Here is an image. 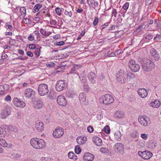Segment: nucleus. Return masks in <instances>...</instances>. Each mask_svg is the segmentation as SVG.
<instances>
[{"mask_svg": "<svg viewBox=\"0 0 161 161\" xmlns=\"http://www.w3.org/2000/svg\"><path fill=\"white\" fill-rule=\"evenodd\" d=\"M64 134V129L61 127L58 126L54 130L53 133V137L56 138H61Z\"/></svg>", "mask_w": 161, "mask_h": 161, "instance_id": "6", "label": "nucleus"}, {"mask_svg": "<svg viewBox=\"0 0 161 161\" xmlns=\"http://www.w3.org/2000/svg\"><path fill=\"white\" fill-rule=\"evenodd\" d=\"M94 158V156L93 154L88 153L84 154L83 159L86 161H92Z\"/></svg>", "mask_w": 161, "mask_h": 161, "instance_id": "17", "label": "nucleus"}, {"mask_svg": "<svg viewBox=\"0 0 161 161\" xmlns=\"http://www.w3.org/2000/svg\"><path fill=\"white\" fill-rule=\"evenodd\" d=\"M78 66L77 65H75L74 66L71 68V70L69 73L70 74L74 73V72L76 70L78 69Z\"/></svg>", "mask_w": 161, "mask_h": 161, "instance_id": "37", "label": "nucleus"}, {"mask_svg": "<svg viewBox=\"0 0 161 161\" xmlns=\"http://www.w3.org/2000/svg\"><path fill=\"white\" fill-rule=\"evenodd\" d=\"M30 143L33 147L37 149H42L45 146V143L43 140L36 137L31 138Z\"/></svg>", "mask_w": 161, "mask_h": 161, "instance_id": "1", "label": "nucleus"}, {"mask_svg": "<svg viewBox=\"0 0 161 161\" xmlns=\"http://www.w3.org/2000/svg\"><path fill=\"white\" fill-rule=\"evenodd\" d=\"M57 102L60 105L65 106L67 104V101L65 97L62 95H59L58 97Z\"/></svg>", "mask_w": 161, "mask_h": 161, "instance_id": "14", "label": "nucleus"}, {"mask_svg": "<svg viewBox=\"0 0 161 161\" xmlns=\"http://www.w3.org/2000/svg\"><path fill=\"white\" fill-rule=\"evenodd\" d=\"M6 26L10 30H11L13 28L12 26L11 25V23L9 22H7L6 24Z\"/></svg>", "mask_w": 161, "mask_h": 161, "instance_id": "51", "label": "nucleus"}, {"mask_svg": "<svg viewBox=\"0 0 161 161\" xmlns=\"http://www.w3.org/2000/svg\"><path fill=\"white\" fill-rule=\"evenodd\" d=\"M137 92L139 96L142 98H145L147 95V90L143 88L139 89L137 90Z\"/></svg>", "mask_w": 161, "mask_h": 161, "instance_id": "16", "label": "nucleus"}, {"mask_svg": "<svg viewBox=\"0 0 161 161\" xmlns=\"http://www.w3.org/2000/svg\"><path fill=\"white\" fill-rule=\"evenodd\" d=\"M153 57L154 58L155 60L156 61H158L159 59V55L158 53H157L156 55H155L154 56H153Z\"/></svg>", "mask_w": 161, "mask_h": 161, "instance_id": "53", "label": "nucleus"}, {"mask_svg": "<svg viewBox=\"0 0 161 161\" xmlns=\"http://www.w3.org/2000/svg\"><path fill=\"white\" fill-rule=\"evenodd\" d=\"M153 0H145V5H146L149 6L151 5L153 2Z\"/></svg>", "mask_w": 161, "mask_h": 161, "instance_id": "48", "label": "nucleus"}, {"mask_svg": "<svg viewBox=\"0 0 161 161\" xmlns=\"http://www.w3.org/2000/svg\"><path fill=\"white\" fill-rule=\"evenodd\" d=\"M64 14L67 15L69 16L70 17H71L72 15V13L71 11L68 12L66 11L64 12Z\"/></svg>", "mask_w": 161, "mask_h": 161, "instance_id": "52", "label": "nucleus"}, {"mask_svg": "<svg viewBox=\"0 0 161 161\" xmlns=\"http://www.w3.org/2000/svg\"><path fill=\"white\" fill-rule=\"evenodd\" d=\"M63 8L60 9L59 7H57L55 8V11L57 14L59 15H60L61 14V12L63 11Z\"/></svg>", "mask_w": 161, "mask_h": 161, "instance_id": "39", "label": "nucleus"}, {"mask_svg": "<svg viewBox=\"0 0 161 161\" xmlns=\"http://www.w3.org/2000/svg\"><path fill=\"white\" fill-rule=\"evenodd\" d=\"M6 130H7V129H6L4 127H0V137H5L7 134Z\"/></svg>", "mask_w": 161, "mask_h": 161, "instance_id": "26", "label": "nucleus"}, {"mask_svg": "<svg viewBox=\"0 0 161 161\" xmlns=\"http://www.w3.org/2000/svg\"><path fill=\"white\" fill-rule=\"evenodd\" d=\"M114 115L119 119L122 118L124 117V113L122 111L118 110L115 112Z\"/></svg>", "mask_w": 161, "mask_h": 161, "instance_id": "23", "label": "nucleus"}, {"mask_svg": "<svg viewBox=\"0 0 161 161\" xmlns=\"http://www.w3.org/2000/svg\"><path fill=\"white\" fill-rule=\"evenodd\" d=\"M19 11L21 13V14L19 15L20 18L25 17L26 14V9L25 7H21L19 9Z\"/></svg>", "mask_w": 161, "mask_h": 161, "instance_id": "28", "label": "nucleus"}, {"mask_svg": "<svg viewBox=\"0 0 161 161\" xmlns=\"http://www.w3.org/2000/svg\"><path fill=\"white\" fill-rule=\"evenodd\" d=\"M100 102L105 105H108L113 103L114 99L112 96L109 94H106L100 98Z\"/></svg>", "mask_w": 161, "mask_h": 161, "instance_id": "4", "label": "nucleus"}, {"mask_svg": "<svg viewBox=\"0 0 161 161\" xmlns=\"http://www.w3.org/2000/svg\"><path fill=\"white\" fill-rule=\"evenodd\" d=\"M146 152H142L141 151H139L138 152V154L139 156H141L142 158V156H143L144 154H145Z\"/></svg>", "mask_w": 161, "mask_h": 161, "instance_id": "55", "label": "nucleus"}, {"mask_svg": "<svg viewBox=\"0 0 161 161\" xmlns=\"http://www.w3.org/2000/svg\"><path fill=\"white\" fill-rule=\"evenodd\" d=\"M11 112L10 108L9 107H6L5 110H3L1 113V118L3 119L6 118L9 115Z\"/></svg>", "mask_w": 161, "mask_h": 161, "instance_id": "12", "label": "nucleus"}, {"mask_svg": "<svg viewBox=\"0 0 161 161\" xmlns=\"http://www.w3.org/2000/svg\"><path fill=\"white\" fill-rule=\"evenodd\" d=\"M23 21L25 24L27 25L30 24L31 23V20L27 18L24 19Z\"/></svg>", "mask_w": 161, "mask_h": 161, "instance_id": "43", "label": "nucleus"}, {"mask_svg": "<svg viewBox=\"0 0 161 161\" xmlns=\"http://www.w3.org/2000/svg\"><path fill=\"white\" fill-rule=\"evenodd\" d=\"M109 24V23L108 22H107L106 23H105L101 27V29L102 30H103V29L106 28V27H107L108 26V25Z\"/></svg>", "mask_w": 161, "mask_h": 161, "instance_id": "50", "label": "nucleus"}, {"mask_svg": "<svg viewBox=\"0 0 161 161\" xmlns=\"http://www.w3.org/2000/svg\"><path fill=\"white\" fill-rule=\"evenodd\" d=\"M143 69L145 71L148 72L151 71L155 67L153 63L149 59H147L141 63Z\"/></svg>", "mask_w": 161, "mask_h": 161, "instance_id": "3", "label": "nucleus"}, {"mask_svg": "<svg viewBox=\"0 0 161 161\" xmlns=\"http://www.w3.org/2000/svg\"><path fill=\"white\" fill-rule=\"evenodd\" d=\"M88 78L90 81L92 83L94 84L96 83V75L93 72H90L87 75Z\"/></svg>", "mask_w": 161, "mask_h": 161, "instance_id": "15", "label": "nucleus"}, {"mask_svg": "<svg viewBox=\"0 0 161 161\" xmlns=\"http://www.w3.org/2000/svg\"><path fill=\"white\" fill-rule=\"evenodd\" d=\"M87 130L89 132L91 133L93 132V128L92 126H90L88 127Z\"/></svg>", "mask_w": 161, "mask_h": 161, "instance_id": "54", "label": "nucleus"}, {"mask_svg": "<svg viewBox=\"0 0 161 161\" xmlns=\"http://www.w3.org/2000/svg\"><path fill=\"white\" fill-rule=\"evenodd\" d=\"M146 27V25H142L139 26L136 29V31L137 32H140L141 31H142Z\"/></svg>", "mask_w": 161, "mask_h": 161, "instance_id": "36", "label": "nucleus"}, {"mask_svg": "<svg viewBox=\"0 0 161 161\" xmlns=\"http://www.w3.org/2000/svg\"><path fill=\"white\" fill-rule=\"evenodd\" d=\"M129 66L131 70L133 72H137L140 69V65L132 59L130 61Z\"/></svg>", "mask_w": 161, "mask_h": 161, "instance_id": "7", "label": "nucleus"}, {"mask_svg": "<svg viewBox=\"0 0 161 161\" xmlns=\"http://www.w3.org/2000/svg\"><path fill=\"white\" fill-rule=\"evenodd\" d=\"M138 120L140 124L146 127L150 124L149 118L145 116L139 117Z\"/></svg>", "mask_w": 161, "mask_h": 161, "instance_id": "8", "label": "nucleus"}, {"mask_svg": "<svg viewBox=\"0 0 161 161\" xmlns=\"http://www.w3.org/2000/svg\"><path fill=\"white\" fill-rule=\"evenodd\" d=\"M129 2H126L123 6V8L125 10H127L129 6Z\"/></svg>", "mask_w": 161, "mask_h": 161, "instance_id": "46", "label": "nucleus"}, {"mask_svg": "<svg viewBox=\"0 0 161 161\" xmlns=\"http://www.w3.org/2000/svg\"><path fill=\"white\" fill-rule=\"evenodd\" d=\"M50 158L47 157H42V161H50Z\"/></svg>", "mask_w": 161, "mask_h": 161, "instance_id": "61", "label": "nucleus"}, {"mask_svg": "<svg viewBox=\"0 0 161 161\" xmlns=\"http://www.w3.org/2000/svg\"><path fill=\"white\" fill-rule=\"evenodd\" d=\"M153 37V36L151 35H150L146 36L145 37V39H147L148 40H149L152 39Z\"/></svg>", "mask_w": 161, "mask_h": 161, "instance_id": "64", "label": "nucleus"}, {"mask_svg": "<svg viewBox=\"0 0 161 161\" xmlns=\"http://www.w3.org/2000/svg\"><path fill=\"white\" fill-rule=\"evenodd\" d=\"M135 77V74L132 72H129L126 75L127 78H128L129 79H133Z\"/></svg>", "mask_w": 161, "mask_h": 161, "instance_id": "35", "label": "nucleus"}, {"mask_svg": "<svg viewBox=\"0 0 161 161\" xmlns=\"http://www.w3.org/2000/svg\"><path fill=\"white\" fill-rule=\"evenodd\" d=\"M36 47V46L34 44H31L29 45V48L31 49H35Z\"/></svg>", "mask_w": 161, "mask_h": 161, "instance_id": "62", "label": "nucleus"}, {"mask_svg": "<svg viewBox=\"0 0 161 161\" xmlns=\"http://www.w3.org/2000/svg\"><path fill=\"white\" fill-rule=\"evenodd\" d=\"M68 156L70 159H73L75 160L77 159V157L73 152H69L68 153Z\"/></svg>", "mask_w": 161, "mask_h": 161, "instance_id": "30", "label": "nucleus"}, {"mask_svg": "<svg viewBox=\"0 0 161 161\" xmlns=\"http://www.w3.org/2000/svg\"><path fill=\"white\" fill-rule=\"evenodd\" d=\"M35 127L38 131H42L43 130L44 126L43 123L40 121H38L36 122Z\"/></svg>", "mask_w": 161, "mask_h": 161, "instance_id": "20", "label": "nucleus"}, {"mask_svg": "<svg viewBox=\"0 0 161 161\" xmlns=\"http://www.w3.org/2000/svg\"><path fill=\"white\" fill-rule=\"evenodd\" d=\"M0 145L3 147H7L8 144L5 140L3 139H0Z\"/></svg>", "mask_w": 161, "mask_h": 161, "instance_id": "34", "label": "nucleus"}, {"mask_svg": "<svg viewBox=\"0 0 161 161\" xmlns=\"http://www.w3.org/2000/svg\"><path fill=\"white\" fill-rule=\"evenodd\" d=\"M148 147L151 149H154L157 145V143L154 140H152L148 142Z\"/></svg>", "mask_w": 161, "mask_h": 161, "instance_id": "21", "label": "nucleus"}, {"mask_svg": "<svg viewBox=\"0 0 161 161\" xmlns=\"http://www.w3.org/2000/svg\"><path fill=\"white\" fill-rule=\"evenodd\" d=\"M150 105L153 107L157 108L160 106V102L158 100H155L153 102H152Z\"/></svg>", "mask_w": 161, "mask_h": 161, "instance_id": "24", "label": "nucleus"}, {"mask_svg": "<svg viewBox=\"0 0 161 161\" xmlns=\"http://www.w3.org/2000/svg\"><path fill=\"white\" fill-rule=\"evenodd\" d=\"M100 151L102 153H106L108 151V150L107 148L103 147L100 149Z\"/></svg>", "mask_w": 161, "mask_h": 161, "instance_id": "47", "label": "nucleus"}, {"mask_svg": "<svg viewBox=\"0 0 161 161\" xmlns=\"http://www.w3.org/2000/svg\"><path fill=\"white\" fill-rule=\"evenodd\" d=\"M66 95L68 97H73L75 95V93L71 91H69L66 93Z\"/></svg>", "mask_w": 161, "mask_h": 161, "instance_id": "33", "label": "nucleus"}, {"mask_svg": "<svg viewBox=\"0 0 161 161\" xmlns=\"http://www.w3.org/2000/svg\"><path fill=\"white\" fill-rule=\"evenodd\" d=\"M146 153L145 154H144V155L142 156V158L145 159H150L153 155V154L152 153L149 152H147L145 151Z\"/></svg>", "mask_w": 161, "mask_h": 161, "instance_id": "25", "label": "nucleus"}, {"mask_svg": "<svg viewBox=\"0 0 161 161\" xmlns=\"http://www.w3.org/2000/svg\"><path fill=\"white\" fill-rule=\"evenodd\" d=\"M150 53L153 56L157 53V52L154 48H152L150 50Z\"/></svg>", "mask_w": 161, "mask_h": 161, "instance_id": "44", "label": "nucleus"}, {"mask_svg": "<svg viewBox=\"0 0 161 161\" xmlns=\"http://www.w3.org/2000/svg\"><path fill=\"white\" fill-rule=\"evenodd\" d=\"M98 17H95V19H94V20L93 22V25L95 26H96L97 25V24L98 23Z\"/></svg>", "mask_w": 161, "mask_h": 161, "instance_id": "49", "label": "nucleus"}, {"mask_svg": "<svg viewBox=\"0 0 161 161\" xmlns=\"http://www.w3.org/2000/svg\"><path fill=\"white\" fill-rule=\"evenodd\" d=\"M35 95V92L31 88H27L25 91L24 96L28 98H34Z\"/></svg>", "mask_w": 161, "mask_h": 161, "instance_id": "9", "label": "nucleus"}, {"mask_svg": "<svg viewBox=\"0 0 161 161\" xmlns=\"http://www.w3.org/2000/svg\"><path fill=\"white\" fill-rule=\"evenodd\" d=\"M79 98L82 105L85 106L87 104L88 102L86 101V96L84 93H80Z\"/></svg>", "mask_w": 161, "mask_h": 161, "instance_id": "13", "label": "nucleus"}, {"mask_svg": "<svg viewBox=\"0 0 161 161\" xmlns=\"http://www.w3.org/2000/svg\"><path fill=\"white\" fill-rule=\"evenodd\" d=\"M148 134H147L142 133L141 136V137L144 140H146L148 138Z\"/></svg>", "mask_w": 161, "mask_h": 161, "instance_id": "45", "label": "nucleus"}, {"mask_svg": "<svg viewBox=\"0 0 161 161\" xmlns=\"http://www.w3.org/2000/svg\"><path fill=\"white\" fill-rule=\"evenodd\" d=\"M5 100L6 101H9L11 100V96L9 95H7V96L5 98Z\"/></svg>", "mask_w": 161, "mask_h": 161, "instance_id": "57", "label": "nucleus"}, {"mask_svg": "<svg viewBox=\"0 0 161 161\" xmlns=\"http://www.w3.org/2000/svg\"><path fill=\"white\" fill-rule=\"evenodd\" d=\"M87 2L89 7L94 9L98 6V2L95 0H87Z\"/></svg>", "mask_w": 161, "mask_h": 161, "instance_id": "19", "label": "nucleus"}, {"mask_svg": "<svg viewBox=\"0 0 161 161\" xmlns=\"http://www.w3.org/2000/svg\"><path fill=\"white\" fill-rule=\"evenodd\" d=\"M116 76L117 81L121 84L125 83L127 80L126 74L123 69H121L119 70L116 75Z\"/></svg>", "mask_w": 161, "mask_h": 161, "instance_id": "2", "label": "nucleus"}, {"mask_svg": "<svg viewBox=\"0 0 161 161\" xmlns=\"http://www.w3.org/2000/svg\"><path fill=\"white\" fill-rule=\"evenodd\" d=\"M12 157L17 159L20 158L21 156L20 154L17 153H13L12 155Z\"/></svg>", "mask_w": 161, "mask_h": 161, "instance_id": "40", "label": "nucleus"}, {"mask_svg": "<svg viewBox=\"0 0 161 161\" xmlns=\"http://www.w3.org/2000/svg\"><path fill=\"white\" fill-rule=\"evenodd\" d=\"M103 131L107 134H109L110 132V130L108 126H106L103 128Z\"/></svg>", "mask_w": 161, "mask_h": 161, "instance_id": "42", "label": "nucleus"}, {"mask_svg": "<svg viewBox=\"0 0 161 161\" xmlns=\"http://www.w3.org/2000/svg\"><path fill=\"white\" fill-rule=\"evenodd\" d=\"M42 5L40 4H36L33 8V12L34 13H36L38 12L40 9L42 7Z\"/></svg>", "mask_w": 161, "mask_h": 161, "instance_id": "29", "label": "nucleus"}, {"mask_svg": "<svg viewBox=\"0 0 161 161\" xmlns=\"http://www.w3.org/2000/svg\"><path fill=\"white\" fill-rule=\"evenodd\" d=\"M40 32L41 34L45 36V35H46V31L45 30L41 28L40 30Z\"/></svg>", "mask_w": 161, "mask_h": 161, "instance_id": "60", "label": "nucleus"}, {"mask_svg": "<svg viewBox=\"0 0 161 161\" xmlns=\"http://www.w3.org/2000/svg\"><path fill=\"white\" fill-rule=\"evenodd\" d=\"M121 134L119 131H117L115 133V138L118 141H120L121 140Z\"/></svg>", "mask_w": 161, "mask_h": 161, "instance_id": "31", "label": "nucleus"}, {"mask_svg": "<svg viewBox=\"0 0 161 161\" xmlns=\"http://www.w3.org/2000/svg\"><path fill=\"white\" fill-rule=\"evenodd\" d=\"M154 40L156 42L161 41V35L157 34L155 37H154Z\"/></svg>", "mask_w": 161, "mask_h": 161, "instance_id": "38", "label": "nucleus"}, {"mask_svg": "<svg viewBox=\"0 0 161 161\" xmlns=\"http://www.w3.org/2000/svg\"><path fill=\"white\" fill-rule=\"evenodd\" d=\"M124 147L123 145L121 143H116L114 146V150H117L120 153L123 152Z\"/></svg>", "mask_w": 161, "mask_h": 161, "instance_id": "18", "label": "nucleus"}, {"mask_svg": "<svg viewBox=\"0 0 161 161\" xmlns=\"http://www.w3.org/2000/svg\"><path fill=\"white\" fill-rule=\"evenodd\" d=\"M43 106V104L42 101L39 100L35 103L34 107L35 108L37 109H40Z\"/></svg>", "mask_w": 161, "mask_h": 161, "instance_id": "27", "label": "nucleus"}, {"mask_svg": "<svg viewBox=\"0 0 161 161\" xmlns=\"http://www.w3.org/2000/svg\"><path fill=\"white\" fill-rule=\"evenodd\" d=\"M50 24L54 25H57V22L55 20H52L50 21Z\"/></svg>", "mask_w": 161, "mask_h": 161, "instance_id": "59", "label": "nucleus"}, {"mask_svg": "<svg viewBox=\"0 0 161 161\" xmlns=\"http://www.w3.org/2000/svg\"><path fill=\"white\" fill-rule=\"evenodd\" d=\"M40 48H36L35 51L36 54L38 56H39L40 55Z\"/></svg>", "mask_w": 161, "mask_h": 161, "instance_id": "58", "label": "nucleus"}, {"mask_svg": "<svg viewBox=\"0 0 161 161\" xmlns=\"http://www.w3.org/2000/svg\"><path fill=\"white\" fill-rule=\"evenodd\" d=\"M65 87V84L64 80H60L58 81L56 84L55 88L58 92H60Z\"/></svg>", "mask_w": 161, "mask_h": 161, "instance_id": "10", "label": "nucleus"}, {"mask_svg": "<svg viewBox=\"0 0 161 161\" xmlns=\"http://www.w3.org/2000/svg\"><path fill=\"white\" fill-rule=\"evenodd\" d=\"M64 44V42L62 41L59 42H58L56 44L57 45L60 46H62Z\"/></svg>", "mask_w": 161, "mask_h": 161, "instance_id": "63", "label": "nucleus"}, {"mask_svg": "<svg viewBox=\"0 0 161 161\" xmlns=\"http://www.w3.org/2000/svg\"><path fill=\"white\" fill-rule=\"evenodd\" d=\"M13 103L14 105L17 107L20 108H24L25 106V103L23 101H20L17 98H14L13 99Z\"/></svg>", "mask_w": 161, "mask_h": 161, "instance_id": "11", "label": "nucleus"}, {"mask_svg": "<svg viewBox=\"0 0 161 161\" xmlns=\"http://www.w3.org/2000/svg\"><path fill=\"white\" fill-rule=\"evenodd\" d=\"M94 138L95 140L94 141V142L97 146H100L102 145L103 144L102 140L99 137L97 136H94Z\"/></svg>", "mask_w": 161, "mask_h": 161, "instance_id": "22", "label": "nucleus"}, {"mask_svg": "<svg viewBox=\"0 0 161 161\" xmlns=\"http://www.w3.org/2000/svg\"><path fill=\"white\" fill-rule=\"evenodd\" d=\"M117 14V11L115 9H113L112 12V16H114L115 17H116Z\"/></svg>", "mask_w": 161, "mask_h": 161, "instance_id": "56", "label": "nucleus"}, {"mask_svg": "<svg viewBox=\"0 0 161 161\" xmlns=\"http://www.w3.org/2000/svg\"><path fill=\"white\" fill-rule=\"evenodd\" d=\"M81 149L79 146H77L75 147V152L76 154H79L81 152Z\"/></svg>", "mask_w": 161, "mask_h": 161, "instance_id": "41", "label": "nucleus"}, {"mask_svg": "<svg viewBox=\"0 0 161 161\" xmlns=\"http://www.w3.org/2000/svg\"><path fill=\"white\" fill-rule=\"evenodd\" d=\"M83 139L84 138L81 137H77L76 141L80 145L83 144L84 143Z\"/></svg>", "mask_w": 161, "mask_h": 161, "instance_id": "32", "label": "nucleus"}, {"mask_svg": "<svg viewBox=\"0 0 161 161\" xmlns=\"http://www.w3.org/2000/svg\"><path fill=\"white\" fill-rule=\"evenodd\" d=\"M38 92L39 94L41 96L47 95L49 92L48 86L44 83L40 84L38 87Z\"/></svg>", "mask_w": 161, "mask_h": 161, "instance_id": "5", "label": "nucleus"}]
</instances>
